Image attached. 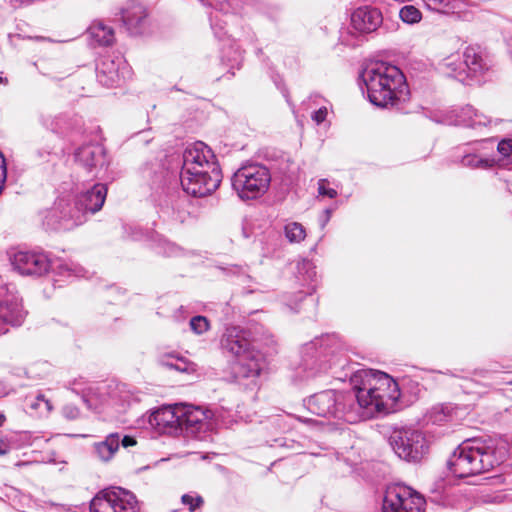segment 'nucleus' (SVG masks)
I'll use <instances>...</instances> for the list:
<instances>
[{"label":"nucleus","instance_id":"3c124183","mask_svg":"<svg viewBox=\"0 0 512 512\" xmlns=\"http://www.w3.org/2000/svg\"><path fill=\"white\" fill-rule=\"evenodd\" d=\"M324 213H325V216L323 218L322 227H324L326 225V223L329 221V219L331 217V210L330 209H326L324 211Z\"/></svg>","mask_w":512,"mask_h":512},{"label":"nucleus","instance_id":"f257e3e1","mask_svg":"<svg viewBox=\"0 0 512 512\" xmlns=\"http://www.w3.org/2000/svg\"><path fill=\"white\" fill-rule=\"evenodd\" d=\"M353 392L325 390L306 401L307 409L321 417H334L348 423L388 414L396 410L400 397L398 384L388 374L375 370H359L352 377Z\"/></svg>","mask_w":512,"mask_h":512},{"label":"nucleus","instance_id":"f3484780","mask_svg":"<svg viewBox=\"0 0 512 512\" xmlns=\"http://www.w3.org/2000/svg\"><path fill=\"white\" fill-rule=\"evenodd\" d=\"M179 404L165 406L149 416V424L161 433H177L179 431Z\"/></svg>","mask_w":512,"mask_h":512},{"label":"nucleus","instance_id":"052dcab7","mask_svg":"<svg viewBox=\"0 0 512 512\" xmlns=\"http://www.w3.org/2000/svg\"><path fill=\"white\" fill-rule=\"evenodd\" d=\"M52 130L58 132V129L55 127H52Z\"/></svg>","mask_w":512,"mask_h":512},{"label":"nucleus","instance_id":"6e6d98bb","mask_svg":"<svg viewBox=\"0 0 512 512\" xmlns=\"http://www.w3.org/2000/svg\"><path fill=\"white\" fill-rule=\"evenodd\" d=\"M35 39L38 40V41L48 40L47 38L42 37V36H37V37H35Z\"/></svg>","mask_w":512,"mask_h":512},{"label":"nucleus","instance_id":"a19ab883","mask_svg":"<svg viewBox=\"0 0 512 512\" xmlns=\"http://www.w3.org/2000/svg\"><path fill=\"white\" fill-rule=\"evenodd\" d=\"M328 110L326 107H321L318 110L314 111L312 114V119L317 123L321 124L327 117Z\"/></svg>","mask_w":512,"mask_h":512},{"label":"nucleus","instance_id":"ea45409f","mask_svg":"<svg viewBox=\"0 0 512 512\" xmlns=\"http://www.w3.org/2000/svg\"><path fill=\"white\" fill-rule=\"evenodd\" d=\"M497 150L503 157H509L512 154V139H502Z\"/></svg>","mask_w":512,"mask_h":512},{"label":"nucleus","instance_id":"5fc2aeb1","mask_svg":"<svg viewBox=\"0 0 512 512\" xmlns=\"http://www.w3.org/2000/svg\"><path fill=\"white\" fill-rule=\"evenodd\" d=\"M6 417L3 413H0V427L4 424Z\"/></svg>","mask_w":512,"mask_h":512},{"label":"nucleus","instance_id":"cd10ccee","mask_svg":"<svg viewBox=\"0 0 512 512\" xmlns=\"http://www.w3.org/2000/svg\"><path fill=\"white\" fill-rule=\"evenodd\" d=\"M428 9L440 13H455L461 8V0H422Z\"/></svg>","mask_w":512,"mask_h":512},{"label":"nucleus","instance_id":"1a4fd4ad","mask_svg":"<svg viewBox=\"0 0 512 512\" xmlns=\"http://www.w3.org/2000/svg\"><path fill=\"white\" fill-rule=\"evenodd\" d=\"M390 445L399 458L408 462L420 461L429 450V442L419 430L403 429L393 432Z\"/></svg>","mask_w":512,"mask_h":512},{"label":"nucleus","instance_id":"473e14b6","mask_svg":"<svg viewBox=\"0 0 512 512\" xmlns=\"http://www.w3.org/2000/svg\"><path fill=\"white\" fill-rule=\"evenodd\" d=\"M399 17L407 24H415L421 21L422 13L413 5H405L400 9Z\"/></svg>","mask_w":512,"mask_h":512},{"label":"nucleus","instance_id":"f704fd0d","mask_svg":"<svg viewBox=\"0 0 512 512\" xmlns=\"http://www.w3.org/2000/svg\"><path fill=\"white\" fill-rule=\"evenodd\" d=\"M189 324L191 330L197 335L205 333L210 328L208 319L201 315L194 316L193 318H191Z\"/></svg>","mask_w":512,"mask_h":512},{"label":"nucleus","instance_id":"8fccbe9b","mask_svg":"<svg viewBox=\"0 0 512 512\" xmlns=\"http://www.w3.org/2000/svg\"><path fill=\"white\" fill-rule=\"evenodd\" d=\"M9 451V445L0 440V455H4Z\"/></svg>","mask_w":512,"mask_h":512},{"label":"nucleus","instance_id":"79ce46f5","mask_svg":"<svg viewBox=\"0 0 512 512\" xmlns=\"http://www.w3.org/2000/svg\"><path fill=\"white\" fill-rule=\"evenodd\" d=\"M7 171H6V163L3 155H0V193L4 187V183L6 180Z\"/></svg>","mask_w":512,"mask_h":512},{"label":"nucleus","instance_id":"e433bc0d","mask_svg":"<svg viewBox=\"0 0 512 512\" xmlns=\"http://www.w3.org/2000/svg\"><path fill=\"white\" fill-rule=\"evenodd\" d=\"M329 181L327 179H320L318 181V193L320 196H327L331 199L335 198L338 193L334 188L328 187Z\"/></svg>","mask_w":512,"mask_h":512},{"label":"nucleus","instance_id":"7c9ffc66","mask_svg":"<svg viewBox=\"0 0 512 512\" xmlns=\"http://www.w3.org/2000/svg\"><path fill=\"white\" fill-rule=\"evenodd\" d=\"M370 103L377 108L402 111V104L409 98H368Z\"/></svg>","mask_w":512,"mask_h":512},{"label":"nucleus","instance_id":"4d7b16f0","mask_svg":"<svg viewBox=\"0 0 512 512\" xmlns=\"http://www.w3.org/2000/svg\"><path fill=\"white\" fill-rule=\"evenodd\" d=\"M305 297V295L302 292H299V299L302 300Z\"/></svg>","mask_w":512,"mask_h":512},{"label":"nucleus","instance_id":"b1692460","mask_svg":"<svg viewBox=\"0 0 512 512\" xmlns=\"http://www.w3.org/2000/svg\"><path fill=\"white\" fill-rule=\"evenodd\" d=\"M115 512H138L136 496L123 488L114 487Z\"/></svg>","mask_w":512,"mask_h":512},{"label":"nucleus","instance_id":"c9c22d12","mask_svg":"<svg viewBox=\"0 0 512 512\" xmlns=\"http://www.w3.org/2000/svg\"><path fill=\"white\" fill-rule=\"evenodd\" d=\"M181 502L188 507L190 512H193L203 504V499L199 495L184 494L181 497Z\"/></svg>","mask_w":512,"mask_h":512},{"label":"nucleus","instance_id":"2eb2a0df","mask_svg":"<svg viewBox=\"0 0 512 512\" xmlns=\"http://www.w3.org/2000/svg\"><path fill=\"white\" fill-rule=\"evenodd\" d=\"M467 73V85L480 84L490 69L487 56L479 46H467L462 53Z\"/></svg>","mask_w":512,"mask_h":512},{"label":"nucleus","instance_id":"bb28decb","mask_svg":"<svg viewBox=\"0 0 512 512\" xmlns=\"http://www.w3.org/2000/svg\"><path fill=\"white\" fill-rule=\"evenodd\" d=\"M458 117V124H463L473 128L481 125L486 126L487 124L491 123V120L487 116L479 113L469 105L461 109V114Z\"/></svg>","mask_w":512,"mask_h":512},{"label":"nucleus","instance_id":"9d476101","mask_svg":"<svg viewBox=\"0 0 512 512\" xmlns=\"http://www.w3.org/2000/svg\"><path fill=\"white\" fill-rule=\"evenodd\" d=\"M425 499L412 488L395 484L386 489L382 512H424Z\"/></svg>","mask_w":512,"mask_h":512},{"label":"nucleus","instance_id":"412c9836","mask_svg":"<svg viewBox=\"0 0 512 512\" xmlns=\"http://www.w3.org/2000/svg\"><path fill=\"white\" fill-rule=\"evenodd\" d=\"M441 71L449 77L467 85V73L464 67L463 55L451 54L440 62Z\"/></svg>","mask_w":512,"mask_h":512},{"label":"nucleus","instance_id":"09e8293b","mask_svg":"<svg viewBox=\"0 0 512 512\" xmlns=\"http://www.w3.org/2000/svg\"><path fill=\"white\" fill-rule=\"evenodd\" d=\"M49 154H50V151H48V150H44V151H40V150H38V151L36 152V155H37L38 159H39V160H43V161H44V160H46V158H47V156H48Z\"/></svg>","mask_w":512,"mask_h":512},{"label":"nucleus","instance_id":"dca6fc26","mask_svg":"<svg viewBox=\"0 0 512 512\" xmlns=\"http://www.w3.org/2000/svg\"><path fill=\"white\" fill-rule=\"evenodd\" d=\"M382 22V13L375 7H359L351 14V26L359 34H370L376 31Z\"/></svg>","mask_w":512,"mask_h":512},{"label":"nucleus","instance_id":"ddd939ff","mask_svg":"<svg viewBox=\"0 0 512 512\" xmlns=\"http://www.w3.org/2000/svg\"><path fill=\"white\" fill-rule=\"evenodd\" d=\"M131 76V69L120 54L101 56L96 63L97 81L105 87L119 86Z\"/></svg>","mask_w":512,"mask_h":512},{"label":"nucleus","instance_id":"4468645a","mask_svg":"<svg viewBox=\"0 0 512 512\" xmlns=\"http://www.w3.org/2000/svg\"><path fill=\"white\" fill-rule=\"evenodd\" d=\"M27 311L23 301L16 291H8L0 296V328L8 331V327H18L23 324Z\"/></svg>","mask_w":512,"mask_h":512},{"label":"nucleus","instance_id":"f8f14e48","mask_svg":"<svg viewBox=\"0 0 512 512\" xmlns=\"http://www.w3.org/2000/svg\"><path fill=\"white\" fill-rule=\"evenodd\" d=\"M179 432L200 440L205 439L206 433L213 429L211 412L193 405L179 404Z\"/></svg>","mask_w":512,"mask_h":512},{"label":"nucleus","instance_id":"f03ea898","mask_svg":"<svg viewBox=\"0 0 512 512\" xmlns=\"http://www.w3.org/2000/svg\"><path fill=\"white\" fill-rule=\"evenodd\" d=\"M221 180L216 157L205 143L197 141L185 149L180 183L187 194L193 197L210 195L219 187Z\"/></svg>","mask_w":512,"mask_h":512},{"label":"nucleus","instance_id":"13d9d810","mask_svg":"<svg viewBox=\"0 0 512 512\" xmlns=\"http://www.w3.org/2000/svg\"><path fill=\"white\" fill-rule=\"evenodd\" d=\"M6 82V79L0 77V84Z\"/></svg>","mask_w":512,"mask_h":512},{"label":"nucleus","instance_id":"6ab92c4d","mask_svg":"<svg viewBox=\"0 0 512 512\" xmlns=\"http://www.w3.org/2000/svg\"><path fill=\"white\" fill-rule=\"evenodd\" d=\"M107 196V186L102 183L94 184L90 189L76 196L77 204L84 214H94L104 205Z\"/></svg>","mask_w":512,"mask_h":512},{"label":"nucleus","instance_id":"a878e982","mask_svg":"<svg viewBox=\"0 0 512 512\" xmlns=\"http://www.w3.org/2000/svg\"><path fill=\"white\" fill-rule=\"evenodd\" d=\"M90 512H115L114 487L98 492L90 502Z\"/></svg>","mask_w":512,"mask_h":512},{"label":"nucleus","instance_id":"5701e85b","mask_svg":"<svg viewBox=\"0 0 512 512\" xmlns=\"http://www.w3.org/2000/svg\"><path fill=\"white\" fill-rule=\"evenodd\" d=\"M87 34L89 38L98 45L109 46L114 40V30L112 27L106 25L102 21L93 22L88 30Z\"/></svg>","mask_w":512,"mask_h":512},{"label":"nucleus","instance_id":"680f3d73","mask_svg":"<svg viewBox=\"0 0 512 512\" xmlns=\"http://www.w3.org/2000/svg\"><path fill=\"white\" fill-rule=\"evenodd\" d=\"M0 155H2V153L0 152Z\"/></svg>","mask_w":512,"mask_h":512},{"label":"nucleus","instance_id":"37998d69","mask_svg":"<svg viewBox=\"0 0 512 512\" xmlns=\"http://www.w3.org/2000/svg\"><path fill=\"white\" fill-rule=\"evenodd\" d=\"M200 1L210 5L212 7H215L216 9L224 11V10H226L225 4L229 3L230 0H200Z\"/></svg>","mask_w":512,"mask_h":512},{"label":"nucleus","instance_id":"bf43d9fd","mask_svg":"<svg viewBox=\"0 0 512 512\" xmlns=\"http://www.w3.org/2000/svg\"><path fill=\"white\" fill-rule=\"evenodd\" d=\"M5 333V330L3 328H0V334Z\"/></svg>","mask_w":512,"mask_h":512},{"label":"nucleus","instance_id":"a211bd4d","mask_svg":"<svg viewBox=\"0 0 512 512\" xmlns=\"http://www.w3.org/2000/svg\"><path fill=\"white\" fill-rule=\"evenodd\" d=\"M75 161L88 172H96L105 166V150L98 144L84 145L75 152Z\"/></svg>","mask_w":512,"mask_h":512},{"label":"nucleus","instance_id":"aec40b11","mask_svg":"<svg viewBox=\"0 0 512 512\" xmlns=\"http://www.w3.org/2000/svg\"><path fill=\"white\" fill-rule=\"evenodd\" d=\"M121 19L130 34L137 35L146 26L147 11L142 4L131 2L121 10Z\"/></svg>","mask_w":512,"mask_h":512},{"label":"nucleus","instance_id":"9b49d317","mask_svg":"<svg viewBox=\"0 0 512 512\" xmlns=\"http://www.w3.org/2000/svg\"><path fill=\"white\" fill-rule=\"evenodd\" d=\"M76 199L59 198L46 216V224L54 230H71L83 224L87 217Z\"/></svg>","mask_w":512,"mask_h":512},{"label":"nucleus","instance_id":"4c0bfd02","mask_svg":"<svg viewBox=\"0 0 512 512\" xmlns=\"http://www.w3.org/2000/svg\"><path fill=\"white\" fill-rule=\"evenodd\" d=\"M166 365L180 372L194 371V368L191 364L180 358L176 359L174 362H166Z\"/></svg>","mask_w":512,"mask_h":512},{"label":"nucleus","instance_id":"49530a36","mask_svg":"<svg viewBox=\"0 0 512 512\" xmlns=\"http://www.w3.org/2000/svg\"><path fill=\"white\" fill-rule=\"evenodd\" d=\"M218 18H219V17H218V14H215L214 16H212V17H211V19H210V20H211V26H212V28L215 30V34H216L218 37H222V35H225V34L227 33V31H224V32L221 34V33H220V31L218 32V31L216 30V27H217V25H218V24H217V21L219 20Z\"/></svg>","mask_w":512,"mask_h":512},{"label":"nucleus","instance_id":"2f4dec72","mask_svg":"<svg viewBox=\"0 0 512 512\" xmlns=\"http://www.w3.org/2000/svg\"><path fill=\"white\" fill-rule=\"evenodd\" d=\"M462 165L469 168L488 169L494 166L495 160L490 158H480L475 154H467L462 160Z\"/></svg>","mask_w":512,"mask_h":512},{"label":"nucleus","instance_id":"603ef678","mask_svg":"<svg viewBox=\"0 0 512 512\" xmlns=\"http://www.w3.org/2000/svg\"><path fill=\"white\" fill-rule=\"evenodd\" d=\"M324 213H325V216L323 218L322 227H324L326 225V223L329 221V219L331 217V210L330 209H326L324 211Z\"/></svg>","mask_w":512,"mask_h":512},{"label":"nucleus","instance_id":"393cba45","mask_svg":"<svg viewBox=\"0 0 512 512\" xmlns=\"http://www.w3.org/2000/svg\"><path fill=\"white\" fill-rule=\"evenodd\" d=\"M90 512H115L114 487L98 492L90 502Z\"/></svg>","mask_w":512,"mask_h":512},{"label":"nucleus","instance_id":"c756f323","mask_svg":"<svg viewBox=\"0 0 512 512\" xmlns=\"http://www.w3.org/2000/svg\"><path fill=\"white\" fill-rule=\"evenodd\" d=\"M284 234L290 243H300L306 238V230L298 222L287 223L284 227Z\"/></svg>","mask_w":512,"mask_h":512},{"label":"nucleus","instance_id":"20e7f679","mask_svg":"<svg viewBox=\"0 0 512 512\" xmlns=\"http://www.w3.org/2000/svg\"><path fill=\"white\" fill-rule=\"evenodd\" d=\"M224 352L235 358L233 372L238 378H254L264 368L261 353L254 349L248 331L237 326L227 327L220 340Z\"/></svg>","mask_w":512,"mask_h":512},{"label":"nucleus","instance_id":"72a5a7b5","mask_svg":"<svg viewBox=\"0 0 512 512\" xmlns=\"http://www.w3.org/2000/svg\"><path fill=\"white\" fill-rule=\"evenodd\" d=\"M227 57V61L224 62V65L229 67V72L231 75H234V69H239L242 64V53L237 49L230 48L229 51L226 52L223 60Z\"/></svg>","mask_w":512,"mask_h":512},{"label":"nucleus","instance_id":"4be33fe9","mask_svg":"<svg viewBox=\"0 0 512 512\" xmlns=\"http://www.w3.org/2000/svg\"><path fill=\"white\" fill-rule=\"evenodd\" d=\"M119 445L120 435L118 433H111L105 440L95 443L93 448L95 454L101 461L108 462L118 451Z\"/></svg>","mask_w":512,"mask_h":512},{"label":"nucleus","instance_id":"39448f33","mask_svg":"<svg viewBox=\"0 0 512 512\" xmlns=\"http://www.w3.org/2000/svg\"><path fill=\"white\" fill-rule=\"evenodd\" d=\"M361 83L366 88L367 96H407L409 85L404 73L397 66L381 61L366 63L360 72Z\"/></svg>","mask_w":512,"mask_h":512},{"label":"nucleus","instance_id":"a18cd8bd","mask_svg":"<svg viewBox=\"0 0 512 512\" xmlns=\"http://www.w3.org/2000/svg\"><path fill=\"white\" fill-rule=\"evenodd\" d=\"M136 443V439L128 435H125L122 439H120V444H122V446L125 448L134 446Z\"/></svg>","mask_w":512,"mask_h":512},{"label":"nucleus","instance_id":"0eeeda50","mask_svg":"<svg viewBox=\"0 0 512 512\" xmlns=\"http://www.w3.org/2000/svg\"><path fill=\"white\" fill-rule=\"evenodd\" d=\"M11 263L19 274L27 276H42L50 269L67 276L82 277L85 273L84 269L76 264L61 260L52 262L46 254L36 251H17L13 254Z\"/></svg>","mask_w":512,"mask_h":512},{"label":"nucleus","instance_id":"7ed1b4c3","mask_svg":"<svg viewBox=\"0 0 512 512\" xmlns=\"http://www.w3.org/2000/svg\"><path fill=\"white\" fill-rule=\"evenodd\" d=\"M501 463L492 440L467 439L447 461L449 471L458 478L472 477L493 469Z\"/></svg>","mask_w":512,"mask_h":512},{"label":"nucleus","instance_id":"6e6552de","mask_svg":"<svg viewBox=\"0 0 512 512\" xmlns=\"http://www.w3.org/2000/svg\"><path fill=\"white\" fill-rule=\"evenodd\" d=\"M232 187L243 200L257 199L269 189L271 174L261 164H249L239 168L232 177Z\"/></svg>","mask_w":512,"mask_h":512},{"label":"nucleus","instance_id":"864d4df0","mask_svg":"<svg viewBox=\"0 0 512 512\" xmlns=\"http://www.w3.org/2000/svg\"><path fill=\"white\" fill-rule=\"evenodd\" d=\"M324 213H325V216L323 218L322 227H324L326 225V223L329 221V219L331 217V210L330 209H326L324 211Z\"/></svg>","mask_w":512,"mask_h":512},{"label":"nucleus","instance_id":"58836bf2","mask_svg":"<svg viewBox=\"0 0 512 512\" xmlns=\"http://www.w3.org/2000/svg\"><path fill=\"white\" fill-rule=\"evenodd\" d=\"M63 416L68 420H75L80 416L78 407L72 404H67L62 409Z\"/></svg>","mask_w":512,"mask_h":512},{"label":"nucleus","instance_id":"c85d7f7f","mask_svg":"<svg viewBox=\"0 0 512 512\" xmlns=\"http://www.w3.org/2000/svg\"><path fill=\"white\" fill-rule=\"evenodd\" d=\"M26 406L38 415H46L51 409L50 401L41 393L26 398Z\"/></svg>","mask_w":512,"mask_h":512},{"label":"nucleus","instance_id":"423d86ee","mask_svg":"<svg viewBox=\"0 0 512 512\" xmlns=\"http://www.w3.org/2000/svg\"><path fill=\"white\" fill-rule=\"evenodd\" d=\"M343 345L336 335H324L306 343L302 348V360L299 370L303 379L326 372L332 366L341 364Z\"/></svg>","mask_w":512,"mask_h":512},{"label":"nucleus","instance_id":"c03bdc74","mask_svg":"<svg viewBox=\"0 0 512 512\" xmlns=\"http://www.w3.org/2000/svg\"><path fill=\"white\" fill-rule=\"evenodd\" d=\"M125 229L129 233V237L133 240H140L143 236L142 231L137 227L129 226L128 228L125 227Z\"/></svg>","mask_w":512,"mask_h":512},{"label":"nucleus","instance_id":"de8ad7c7","mask_svg":"<svg viewBox=\"0 0 512 512\" xmlns=\"http://www.w3.org/2000/svg\"><path fill=\"white\" fill-rule=\"evenodd\" d=\"M80 382L77 381V380H74L73 382L70 383V386H71V390L76 392V393H79L80 391H82L83 389L80 388Z\"/></svg>","mask_w":512,"mask_h":512}]
</instances>
